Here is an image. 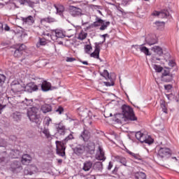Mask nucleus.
<instances>
[{"mask_svg": "<svg viewBox=\"0 0 179 179\" xmlns=\"http://www.w3.org/2000/svg\"><path fill=\"white\" fill-rule=\"evenodd\" d=\"M118 122H122V121H136L138 117L135 116L134 109L128 105H123L122 106V113L117 114Z\"/></svg>", "mask_w": 179, "mask_h": 179, "instance_id": "obj_1", "label": "nucleus"}, {"mask_svg": "<svg viewBox=\"0 0 179 179\" xmlns=\"http://www.w3.org/2000/svg\"><path fill=\"white\" fill-rule=\"evenodd\" d=\"M72 139H75V137H73V131H71L70 134L67 137H66L63 141H56L55 145L57 155L61 156L62 157H64V156H65V149H66L65 145H66V142H68V141H72Z\"/></svg>", "mask_w": 179, "mask_h": 179, "instance_id": "obj_2", "label": "nucleus"}, {"mask_svg": "<svg viewBox=\"0 0 179 179\" xmlns=\"http://www.w3.org/2000/svg\"><path fill=\"white\" fill-rule=\"evenodd\" d=\"M37 113H38V108L32 107L27 110V115L31 122H35V124H40V122H41V119Z\"/></svg>", "mask_w": 179, "mask_h": 179, "instance_id": "obj_3", "label": "nucleus"}, {"mask_svg": "<svg viewBox=\"0 0 179 179\" xmlns=\"http://www.w3.org/2000/svg\"><path fill=\"white\" fill-rule=\"evenodd\" d=\"M171 156V151L167 148H161L158 153L157 154V158L158 159V163L159 162L167 160L169 157Z\"/></svg>", "mask_w": 179, "mask_h": 179, "instance_id": "obj_4", "label": "nucleus"}, {"mask_svg": "<svg viewBox=\"0 0 179 179\" xmlns=\"http://www.w3.org/2000/svg\"><path fill=\"white\" fill-rule=\"evenodd\" d=\"M136 138L141 143H148V145H152L153 143V138L146 134H143L141 131H137L136 133Z\"/></svg>", "mask_w": 179, "mask_h": 179, "instance_id": "obj_5", "label": "nucleus"}, {"mask_svg": "<svg viewBox=\"0 0 179 179\" xmlns=\"http://www.w3.org/2000/svg\"><path fill=\"white\" fill-rule=\"evenodd\" d=\"M110 22L107 21L104 22V20L96 16L95 22H93L92 26H94V27H99V26H101L99 30H101V31H103L104 30H107V27L110 26Z\"/></svg>", "mask_w": 179, "mask_h": 179, "instance_id": "obj_6", "label": "nucleus"}, {"mask_svg": "<svg viewBox=\"0 0 179 179\" xmlns=\"http://www.w3.org/2000/svg\"><path fill=\"white\" fill-rule=\"evenodd\" d=\"M108 34H106L101 36L103 38V41L102 43H95V49L94 51L91 53L90 57L92 58H96V59H99L101 62V59H100V44H103L104 41H106V37H107Z\"/></svg>", "mask_w": 179, "mask_h": 179, "instance_id": "obj_7", "label": "nucleus"}, {"mask_svg": "<svg viewBox=\"0 0 179 179\" xmlns=\"http://www.w3.org/2000/svg\"><path fill=\"white\" fill-rule=\"evenodd\" d=\"M10 87L13 93H19V92H23V90H24V86L20 84L17 80L13 81Z\"/></svg>", "mask_w": 179, "mask_h": 179, "instance_id": "obj_8", "label": "nucleus"}, {"mask_svg": "<svg viewBox=\"0 0 179 179\" xmlns=\"http://www.w3.org/2000/svg\"><path fill=\"white\" fill-rule=\"evenodd\" d=\"M55 127L58 135L64 136V135L66 134V127L63 124L62 122H60L59 123H55Z\"/></svg>", "mask_w": 179, "mask_h": 179, "instance_id": "obj_9", "label": "nucleus"}, {"mask_svg": "<svg viewBox=\"0 0 179 179\" xmlns=\"http://www.w3.org/2000/svg\"><path fill=\"white\" fill-rule=\"evenodd\" d=\"M145 41L148 45H154V44H157V38L156 35L149 34L145 37Z\"/></svg>", "mask_w": 179, "mask_h": 179, "instance_id": "obj_10", "label": "nucleus"}, {"mask_svg": "<svg viewBox=\"0 0 179 179\" xmlns=\"http://www.w3.org/2000/svg\"><path fill=\"white\" fill-rule=\"evenodd\" d=\"M24 90L28 92V93H33V92L38 90V86L34 84V83H29L26 86H24Z\"/></svg>", "mask_w": 179, "mask_h": 179, "instance_id": "obj_11", "label": "nucleus"}, {"mask_svg": "<svg viewBox=\"0 0 179 179\" xmlns=\"http://www.w3.org/2000/svg\"><path fill=\"white\" fill-rule=\"evenodd\" d=\"M73 152L77 156H82L85 152H86V148L84 145H78L73 148Z\"/></svg>", "mask_w": 179, "mask_h": 179, "instance_id": "obj_12", "label": "nucleus"}, {"mask_svg": "<svg viewBox=\"0 0 179 179\" xmlns=\"http://www.w3.org/2000/svg\"><path fill=\"white\" fill-rule=\"evenodd\" d=\"M38 169L36 166H28L24 170V174L25 176H33V174H36Z\"/></svg>", "mask_w": 179, "mask_h": 179, "instance_id": "obj_13", "label": "nucleus"}, {"mask_svg": "<svg viewBox=\"0 0 179 179\" xmlns=\"http://www.w3.org/2000/svg\"><path fill=\"white\" fill-rule=\"evenodd\" d=\"M65 37V34H64V31L61 29H56L55 31H52L51 40H57V38H64Z\"/></svg>", "mask_w": 179, "mask_h": 179, "instance_id": "obj_14", "label": "nucleus"}, {"mask_svg": "<svg viewBox=\"0 0 179 179\" xmlns=\"http://www.w3.org/2000/svg\"><path fill=\"white\" fill-rule=\"evenodd\" d=\"M145 44H142V45H133L134 48H136V50L138 51V50H139V51H141V52H143V54H145V55H150V52H149V48H146L145 46Z\"/></svg>", "mask_w": 179, "mask_h": 179, "instance_id": "obj_15", "label": "nucleus"}, {"mask_svg": "<svg viewBox=\"0 0 179 179\" xmlns=\"http://www.w3.org/2000/svg\"><path fill=\"white\" fill-rule=\"evenodd\" d=\"M11 169L13 173H20V171L23 170V168L22 167V164L19 161H14L11 164Z\"/></svg>", "mask_w": 179, "mask_h": 179, "instance_id": "obj_16", "label": "nucleus"}, {"mask_svg": "<svg viewBox=\"0 0 179 179\" xmlns=\"http://www.w3.org/2000/svg\"><path fill=\"white\" fill-rule=\"evenodd\" d=\"M21 20L23 23V24H27V26H32V24H34L35 19L34 17L31 15H29L28 17H22Z\"/></svg>", "mask_w": 179, "mask_h": 179, "instance_id": "obj_17", "label": "nucleus"}, {"mask_svg": "<svg viewBox=\"0 0 179 179\" xmlns=\"http://www.w3.org/2000/svg\"><path fill=\"white\" fill-rule=\"evenodd\" d=\"M85 148V152H87V153H90V155H93L96 149V145L93 142L90 141L86 144Z\"/></svg>", "mask_w": 179, "mask_h": 179, "instance_id": "obj_18", "label": "nucleus"}, {"mask_svg": "<svg viewBox=\"0 0 179 179\" xmlns=\"http://www.w3.org/2000/svg\"><path fill=\"white\" fill-rule=\"evenodd\" d=\"M26 50V46L24 44H22L19 46L14 52V57L15 58H20L23 55V52Z\"/></svg>", "mask_w": 179, "mask_h": 179, "instance_id": "obj_19", "label": "nucleus"}, {"mask_svg": "<svg viewBox=\"0 0 179 179\" xmlns=\"http://www.w3.org/2000/svg\"><path fill=\"white\" fill-rule=\"evenodd\" d=\"M70 14L71 16L76 17V16H80L82 15V9L75 7V6H70Z\"/></svg>", "mask_w": 179, "mask_h": 179, "instance_id": "obj_20", "label": "nucleus"}, {"mask_svg": "<svg viewBox=\"0 0 179 179\" xmlns=\"http://www.w3.org/2000/svg\"><path fill=\"white\" fill-rule=\"evenodd\" d=\"M170 13L167 10H164L161 12L159 11H154L152 13V16H158V17H160L161 19H164V17H167V16H169Z\"/></svg>", "mask_w": 179, "mask_h": 179, "instance_id": "obj_21", "label": "nucleus"}, {"mask_svg": "<svg viewBox=\"0 0 179 179\" xmlns=\"http://www.w3.org/2000/svg\"><path fill=\"white\" fill-rule=\"evenodd\" d=\"M170 13L167 10H164L161 12L159 11H154L152 13V16H158V17H160L161 19H164V17H167V16H169Z\"/></svg>", "mask_w": 179, "mask_h": 179, "instance_id": "obj_22", "label": "nucleus"}, {"mask_svg": "<svg viewBox=\"0 0 179 179\" xmlns=\"http://www.w3.org/2000/svg\"><path fill=\"white\" fill-rule=\"evenodd\" d=\"M40 29L42 36H47L48 38H51V36H52V31L50 30L48 27H41Z\"/></svg>", "mask_w": 179, "mask_h": 179, "instance_id": "obj_23", "label": "nucleus"}, {"mask_svg": "<svg viewBox=\"0 0 179 179\" xmlns=\"http://www.w3.org/2000/svg\"><path fill=\"white\" fill-rule=\"evenodd\" d=\"M90 132L88 130L84 129V131H82L80 136V139H81L84 142H87V141L90 139Z\"/></svg>", "mask_w": 179, "mask_h": 179, "instance_id": "obj_24", "label": "nucleus"}, {"mask_svg": "<svg viewBox=\"0 0 179 179\" xmlns=\"http://www.w3.org/2000/svg\"><path fill=\"white\" fill-rule=\"evenodd\" d=\"M93 169V162L88 160L83 163L82 169L83 171H90Z\"/></svg>", "mask_w": 179, "mask_h": 179, "instance_id": "obj_25", "label": "nucleus"}, {"mask_svg": "<svg viewBox=\"0 0 179 179\" xmlns=\"http://www.w3.org/2000/svg\"><path fill=\"white\" fill-rule=\"evenodd\" d=\"M31 162V157L29 154H25L22 155L21 163L22 164H24L25 166H27V164H29V163Z\"/></svg>", "mask_w": 179, "mask_h": 179, "instance_id": "obj_26", "label": "nucleus"}, {"mask_svg": "<svg viewBox=\"0 0 179 179\" xmlns=\"http://www.w3.org/2000/svg\"><path fill=\"white\" fill-rule=\"evenodd\" d=\"M22 113L20 112H14L10 115V117L13 121H15L16 122H19L22 120Z\"/></svg>", "mask_w": 179, "mask_h": 179, "instance_id": "obj_27", "label": "nucleus"}, {"mask_svg": "<svg viewBox=\"0 0 179 179\" xmlns=\"http://www.w3.org/2000/svg\"><path fill=\"white\" fill-rule=\"evenodd\" d=\"M40 134H43V135H45V137L46 138V139H48V141L52 140V135H51L50 129L47 128L42 129L40 131Z\"/></svg>", "mask_w": 179, "mask_h": 179, "instance_id": "obj_28", "label": "nucleus"}, {"mask_svg": "<svg viewBox=\"0 0 179 179\" xmlns=\"http://www.w3.org/2000/svg\"><path fill=\"white\" fill-rule=\"evenodd\" d=\"M41 111H42L43 114H47V113H51V111H52V107L50 104H43L41 107Z\"/></svg>", "mask_w": 179, "mask_h": 179, "instance_id": "obj_29", "label": "nucleus"}, {"mask_svg": "<svg viewBox=\"0 0 179 179\" xmlns=\"http://www.w3.org/2000/svg\"><path fill=\"white\" fill-rule=\"evenodd\" d=\"M96 159H97V160H106V157H104V152L103 151V148H101V147H99V150L96 155Z\"/></svg>", "mask_w": 179, "mask_h": 179, "instance_id": "obj_30", "label": "nucleus"}, {"mask_svg": "<svg viewBox=\"0 0 179 179\" xmlns=\"http://www.w3.org/2000/svg\"><path fill=\"white\" fill-rule=\"evenodd\" d=\"M41 86L43 92H48L49 90H51L50 83H48L47 81H43Z\"/></svg>", "mask_w": 179, "mask_h": 179, "instance_id": "obj_31", "label": "nucleus"}, {"mask_svg": "<svg viewBox=\"0 0 179 179\" xmlns=\"http://www.w3.org/2000/svg\"><path fill=\"white\" fill-rule=\"evenodd\" d=\"M151 50L155 52V54L159 55V57H162V55L163 54V49L160 46H154L151 48Z\"/></svg>", "mask_w": 179, "mask_h": 179, "instance_id": "obj_32", "label": "nucleus"}, {"mask_svg": "<svg viewBox=\"0 0 179 179\" xmlns=\"http://www.w3.org/2000/svg\"><path fill=\"white\" fill-rule=\"evenodd\" d=\"M92 168L94 170L100 171V170L103 169V164L100 162H95L94 164H92Z\"/></svg>", "mask_w": 179, "mask_h": 179, "instance_id": "obj_33", "label": "nucleus"}, {"mask_svg": "<svg viewBox=\"0 0 179 179\" xmlns=\"http://www.w3.org/2000/svg\"><path fill=\"white\" fill-rule=\"evenodd\" d=\"M116 159L117 160V162H119V163H121L125 167H128V165L127 164V159L125 157L117 156Z\"/></svg>", "mask_w": 179, "mask_h": 179, "instance_id": "obj_34", "label": "nucleus"}, {"mask_svg": "<svg viewBox=\"0 0 179 179\" xmlns=\"http://www.w3.org/2000/svg\"><path fill=\"white\" fill-rule=\"evenodd\" d=\"M10 155L13 159H17L20 155V151H19V150H11Z\"/></svg>", "mask_w": 179, "mask_h": 179, "instance_id": "obj_35", "label": "nucleus"}, {"mask_svg": "<svg viewBox=\"0 0 179 179\" xmlns=\"http://www.w3.org/2000/svg\"><path fill=\"white\" fill-rule=\"evenodd\" d=\"M127 152L130 155V156L131 157H134V159H135L136 160H142V157H141V155H139L138 154H135L131 151H129V150H127Z\"/></svg>", "mask_w": 179, "mask_h": 179, "instance_id": "obj_36", "label": "nucleus"}, {"mask_svg": "<svg viewBox=\"0 0 179 179\" xmlns=\"http://www.w3.org/2000/svg\"><path fill=\"white\" fill-rule=\"evenodd\" d=\"M54 22H56L55 18H52L50 17H48L41 20V23H54Z\"/></svg>", "mask_w": 179, "mask_h": 179, "instance_id": "obj_37", "label": "nucleus"}, {"mask_svg": "<svg viewBox=\"0 0 179 179\" xmlns=\"http://www.w3.org/2000/svg\"><path fill=\"white\" fill-rule=\"evenodd\" d=\"M47 45V40H45V38H39V41L36 43L37 48H40L41 45Z\"/></svg>", "mask_w": 179, "mask_h": 179, "instance_id": "obj_38", "label": "nucleus"}, {"mask_svg": "<svg viewBox=\"0 0 179 179\" xmlns=\"http://www.w3.org/2000/svg\"><path fill=\"white\" fill-rule=\"evenodd\" d=\"M21 104H23L24 108H26V107L31 106V104H33V100L25 99L24 101H22Z\"/></svg>", "mask_w": 179, "mask_h": 179, "instance_id": "obj_39", "label": "nucleus"}, {"mask_svg": "<svg viewBox=\"0 0 179 179\" xmlns=\"http://www.w3.org/2000/svg\"><path fill=\"white\" fill-rule=\"evenodd\" d=\"M55 8L57 10V13H58V15H62V13L64 12V10H65V8H64L63 6H57L55 5Z\"/></svg>", "mask_w": 179, "mask_h": 179, "instance_id": "obj_40", "label": "nucleus"}, {"mask_svg": "<svg viewBox=\"0 0 179 179\" xmlns=\"http://www.w3.org/2000/svg\"><path fill=\"white\" fill-rule=\"evenodd\" d=\"M155 24L157 26L158 30H163L164 29V22H155Z\"/></svg>", "mask_w": 179, "mask_h": 179, "instance_id": "obj_41", "label": "nucleus"}, {"mask_svg": "<svg viewBox=\"0 0 179 179\" xmlns=\"http://www.w3.org/2000/svg\"><path fill=\"white\" fill-rule=\"evenodd\" d=\"M101 75L106 79H108L109 80H111V77L110 76V73L107 70H103V72L101 73Z\"/></svg>", "mask_w": 179, "mask_h": 179, "instance_id": "obj_42", "label": "nucleus"}, {"mask_svg": "<svg viewBox=\"0 0 179 179\" xmlns=\"http://www.w3.org/2000/svg\"><path fill=\"white\" fill-rule=\"evenodd\" d=\"M160 106L161 108H162L163 113L167 114V108H166V102L164 101H161Z\"/></svg>", "mask_w": 179, "mask_h": 179, "instance_id": "obj_43", "label": "nucleus"}, {"mask_svg": "<svg viewBox=\"0 0 179 179\" xmlns=\"http://www.w3.org/2000/svg\"><path fill=\"white\" fill-rule=\"evenodd\" d=\"M5 80H6V76L3 74H0V87L3 85Z\"/></svg>", "mask_w": 179, "mask_h": 179, "instance_id": "obj_44", "label": "nucleus"}, {"mask_svg": "<svg viewBox=\"0 0 179 179\" xmlns=\"http://www.w3.org/2000/svg\"><path fill=\"white\" fill-rule=\"evenodd\" d=\"M153 69L156 72L160 73L162 71H163V67L157 65V64H154L153 65Z\"/></svg>", "mask_w": 179, "mask_h": 179, "instance_id": "obj_45", "label": "nucleus"}, {"mask_svg": "<svg viewBox=\"0 0 179 179\" xmlns=\"http://www.w3.org/2000/svg\"><path fill=\"white\" fill-rule=\"evenodd\" d=\"M137 179H146V174L143 172H140L138 175L136 176Z\"/></svg>", "mask_w": 179, "mask_h": 179, "instance_id": "obj_46", "label": "nucleus"}, {"mask_svg": "<svg viewBox=\"0 0 179 179\" xmlns=\"http://www.w3.org/2000/svg\"><path fill=\"white\" fill-rule=\"evenodd\" d=\"M45 125H47V127H48L50 125V122H52V120L51 119V117H48L45 118V121H44Z\"/></svg>", "mask_w": 179, "mask_h": 179, "instance_id": "obj_47", "label": "nucleus"}, {"mask_svg": "<svg viewBox=\"0 0 179 179\" xmlns=\"http://www.w3.org/2000/svg\"><path fill=\"white\" fill-rule=\"evenodd\" d=\"M87 37V33H81L79 34L78 38L79 40H85Z\"/></svg>", "mask_w": 179, "mask_h": 179, "instance_id": "obj_48", "label": "nucleus"}, {"mask_svg": "<svg viewBox=\"0 0 179 179\" xmlns=\"http://www.w3.org/2000/svg\"><path fill=\"white\" fill-rule=\"evenodd\" d=\"M55 112L58 114H62V113H64V108L62 106H58V108L55 110Z\"/></svg>", "mask_w": 179, "mask_h": 179, "instance_id": "obj_49", "label": "nucleus"}, {"mask_svg": "<svg viewBox=\"0 0 179 179\" xmlns=\"http://www.w3.org/2000/svg\"><path fill=\"white\" fill-rule=\"evenodd\" d=\"M92 50V45H87L85 46V51L86 54H89V52Z\"/></svg>", "mask_w": 179, "mask_h": 179, "instance_id": "obj_50", "label": "nucleus"}, {"mask_svg": "<svg viewBox=\"0 0 179 179\" xmlns=\"http://www.w3.org/2000/svg\"><path fill=\"white\" fill-rule=\"evenodd\" d=\"M6 146V141L3 138L0 139V148Z\"/></svg>", "mask_w": 179, "mask_h": 179, "instance_id": "obj_51", "label": "nucleus"}, {"mask_svg": "<svg viewBox=\"0 0 179 179\" xmlns=\"http://www.w3.org/2000/svg\"><path fill=\"white\" fill-rule=\"evenodd\" d=\"M166 76H170V72L169 71H164L162 73V79L164 80V77Z\"/></svg>", "mask_w": 179, "mask_h": 179, "instance_id": "obj_52", "label": "nucleus"}, {"mask_svg": "<svg viewBox=\"0 0 179 179\" xmlns=\"http://www.w3.org/2000/svg\"><path fill=\"white\" fill-rule=\"evenodd\" d=\"M6 107V104H4L3 102L0 101V114H2V110Z\"/></svg>", "mask_w": 179, "mask_h": 179, "instance_id": "obj_53", "label": "nucleus"}, {"mask_svg": "<svg viewBox=\"0 0 179 179\" xmlns=\"http://www.w3.org/2000/svg\"><path fill=\"white\" fill-rule=\"evenodd\" d=\"M66 62H73V61H76V59L74 57H66Z\"/></svg>", "mask_w": 179, "mask_h": 179, "instance_id": "obj_54", "label": "nucleus"}, {"mask_svg": "<svg viewBox=\"0 0 179 179\" xmlns=\"http://www.w3.org/2000/svg\"><path fill=\"white\" fill-rule=\"evenodd\" d=\"M0 163L1 164H5V163H6V157H0Z\"/></svg>", "mask_w": 179, "mask_h": 179, "instance_id": "obj_55", "label": "nucleus"}, {"mask_svg": "<svg viewBox=\"0 0 179 179\" xmlns=\"http://www.w3.org/2000/svg\"><path fill=\"white\" fill-rule=\"evenodd\" d=\"M117 10L122 13V15H126L125 12L124 11V9L121 8L120 6L117 7Z\"/></svg>", "mask_w": 179, "mask_h": 179, "instance_id": "obj_56", "label": "nucleus"}, {"mask_svg": "<svg viewBox=\"0 0 179 179\" xmlns=\"http://www.w3.org/2000/svg\"><path fill=\"white\" fill-rule=\"evenodd\" d=\"M164 89L165 90H171V89H173V86L171 85H165Z\"/></svg>", "mask_w": 179, "mask_h": 179, "instance_id": "obj_57", "label": "nucleus"}, {"mask_svg": "<svg viewBox=\"0 0 179 179\" xmlns=\"http://www.w3.org/2000/svg\"><path fill=\"white\" fill-rule=\"evenodd\" d=\"M169 65L173 68V66H176V62L174 60H170Z\"/></svg>", "mask_w": 179, "mask_h": 179, "instance_id": "obj_58", "label": "nucleus"}, {"mask_svg": "<svg viewBox=\"0 0 179 179\" xmlns=\"http://www.w3.org/2000/svg\"><path fill=\"white\" fill-rule=\"evenodd\" d=\"M106 86H114V83L105 82Z\"/></svg>", "mask_w": 179, "mask_h": 179, "instance_id": "obj_59", "label": "nucleus"}, {"mask_svg": "<svg viewBox=\"0 0 179 179\" xmlns=\"http://www.w3.org/2000/svg\"><path fill=\"white\" fill-rule=\"evenodd\" d=\"M4 30L6 31H9L10 30V27H9V26H8V24H5L4 25Z\"/></svg>", "mask_w": 179, "mask_h": 179, "instance_id": "obj_60", "label": "nucleus"}, {"mask_svg": "<svg viewBox=\"0 0 179 179\" xmlns=\"http://www.w3.org/2000/svg\"><path fill=\"white\" fill-rule=\"evenodd\" d=\"M113 169V162H110L108 166V170H111Z\"/></svg>", "mask_w": 179, "mask_h": 179, "instance_id": "obj_61", "label": "nucleus"}, {"mask_svg": "<svg viewBox=\"0 0 179 179\" xmlns=\"http://www.w3.org/2000/svg\"><path fill=\"white\" fill-rule=\"evenodd\" d=\"M9 139H10V141H16V136H10Z\"/></svg>", "mask_w": 179, "mask_h": 179, "instance_id": "obj_62", "label": "nucleus"}, {"mask_svg": "<svg viewBox=\"0 0 179 179\" xmlns=\"http://www.w3.org/2000/svg\"><path fill=\"white\" fill-rule=\"evenodd\" d=\"M92 7H93L94 9H101V6H100L92 5Z\"/></svg>", "mask_w": 179, "mask_h": 179, "instance_id": "obj_63", "label": "nucleus"}, {"mask_svg": "<svg viewBox=\"0 0 179 179\" xmlns=\"http://www.w3.org/2000/svg\"><path fill=\"white\" fill-rule=\"evenodd\" d=\"M82 64H83V65H89V63L86 61L82 62Z\"/></svg>", "mask_w": 179, "mask_h": 179, "instance_id": "obj_64", "label": "nucleus"}]
</instances>
